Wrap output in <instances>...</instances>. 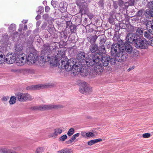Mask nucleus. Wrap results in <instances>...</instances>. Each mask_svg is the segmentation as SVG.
<instances>
[{"instance_id":"obj_60","label":"nucleus","mask_w":153,"mask_h":153,"mask_svg":"<svg viewBox=\"0 0 153 153\" xmlns=\"http://www.w3.org/2000/svg\"><path fill=\"white\" fill-rule=\"evenodd\" d=\"M41 16L38 15L36 16V19H39L41 18Z\"/></svg>"},{"instance_id":"obj_50","label":"nucleus","mask_w":153,"mask_h":153,"mask_svg":"<svg viewBox=\"0 0 153 153\" xmlns=\"http://www.w3.org/2000/svg\"><path fill=\"white\" fill-rule=\"evenodd\" d=\"M44 10V8L42 6H39V10L38 12L39 13H41Z\"/></svg>"},{"instance_id":"obj_7","label":"nucleus","mask_w":153,"mask_h":153,"mask_svg":"<svg viewBox=\"0 0 153 153\" xmlns=\"http://www.w3.org/2000/svg\"><path fill=\"white\" fill-rule=\"evenodd\" d=\"M147 26L148 27H151V29L149 30L145 31L143 33L144 36L146 38L149 39V41L151 40V39L153 38V20L152 22L149 21L147 23Z\"/></svg>"},{"instance_id":"obj_63","label":"nucleus","mask_w":153,"mask_h":153,"mask_svg":"<svg viewBox=\"0 0 153 153\" xmlns=\"http://www.w3.org/2000/svg\"><path fill=\"white\" fill-rule=\"evenodd\" d=\"M27 71L28 72L30 73L31 71L33 72V71L31 69H27Z\"/></svg>"},{"instance_id":"obj_42","label":"nucleus","mask_w":153,"mask_h":153,"mask_svg":"<svg viewBox=\"0 0 153 153\" xmlns=\"http://www.w3.org/2000/svg\"><path fill=\"white\" fill-rule=\"evenodd\" d=\"M75 139L72 137L69 140L66 141V143L68 144H70L74 142Z\"/></svg>"},{"instance_id":"obj_37","label":"nucleus","mask_w":153,"mask_h":153,"mask_svg":"<svg viewBox=\"0 0 153 153\" xmlns=\"http://www.w3.org/2000/svg\"><path fill=\"white\" fill-rule=\"evenodd\" d=\"M67 138V136L66 135H64L59 138V140L61 141H64Z\"/></svg>"},{"instance_id":"obj_28","label":"nucleus","mask_w":153,"mask_h":153,"mask_svg":"<svg viewBox=\"0 0 153 153\" xmlns=\"http://www.w3.org/2000/svg\"><path fill=\"white\" fill-rule=\"evenodd\" d=\"M16 25L13 24H11L8 27L9 31L10 32H12L15 30Z\"/></svg>"},{"instance_id":"obj_38","label":"nucleus","mask_w":153,"mask_h":153,"mask_svg":"<svg viewBox=\"0 0 153 153\" xmlns=\"http://www.w3.org/2000/svg\"><path fill=\"white\" fill-rule=\"evenodd\" d=\"M147 5L150 9L153 10V1L149 2Z\"/></svg>"},{"instance_id":"obj_13","label":"nucleus","mask_w":153,"mask_h":153,"mask_svg":"<svg viewBox=\"0 0 153 153\" xmlns=\"http://www.w3.org/2000/svg\"><path fill=\"white\" fill-rule=\"evenodd\" d=\"M121 50L124 51L127 54H131L133 52V48L128 43H125L121 48Z\"/></svg>"},{"instance_id":"obj_61","label":"nucleus","mask_w":153,"mask_h":153,"mask_svg":"<svg viewBox=\"0 0 153 153\" xmlns=\"http://www.w3.org/2000/svg\"><path fill=\"white\" fill-rule=\"evenodd\" d=\"M33 50V48H29L28 49H27V51L29 52L30 51Z\"/></svg>"},{"instance_id":"obj_22","label":"nucleus","mask_w":153,"mask_h":153,"mask_svg":"<svg viewBox=\"0 0 153 153\" xmlns=\"http://www.w3.org/2000/svg\"><path fill=\"white\" fill-rule=\"evenodd\" d=\"M0 152L1 153H15V151L7 148L0 147Z\"/></svg>"},{"instance_id":"obj_23","label":"nucleus","mask_w":153,"mask_h":153,"mask_svg":"<svg viewBox=\"0 0 153 153\" xmlns=\"http://www.w3.org/2000/svg\"><path fill=\"white\" fill-rule=\"evenodd\" d=\"M59 7L62 12H65L67 9V4L66 3L62 2L59 4Z\"/></svg>"},{"instance_id":"obj_18","label":"nucleus","mask_w":153,"mask_h":153,"mask_svg":"<svg viewBox=\"0 0 153 153\" xmlns=\"http://www.w3.org/2000/svg\"><path fill=\"white\" fill-rule=\"evenodd\" d=\"M53 85L51 83H46L41 85H37L32 86L31 89L33 90H35L36 89L43 88H48L51 86H53Z\"/></svg>"},{"instance_id":"obj_19","label":"nucleus","mask_w":153,"mask_h":153,"mask_svg":"<svg viewBox=\"0 0 153 153\" xmlns=\"http://www.w3.org/2000/svg\"><path fill=\"white\" fill-rule=\"evenodd\" d=\"M79 13L77 15H76L75 17L79 16V19H81V18L82 15L83 14H86L88 11V8L85 5H82L80 6L79 7Z\"/></svg>"},{"instance_id":"obj_1","label":"nucleus","mask_w":153,"mask_h":153,"mask_svg":"<svg viewBox=\"0 0 153 153\" xmlns=\"http://www.w3.org/2000/svg\"><path fill=\"white\" fill-rule=\"evenodd\" d=\"M104 37V34L96 36V39L99 43L98 47L96 45V73L98 74L102 72L104 66L108 65L110 60V56L105 54L106 51L104 45L106 40Z\"/></svg>"},{"instance_id":"obj_6","label":"nucleus","mask_w":153,"mask_h":153,"mask_svg":"<svg viewBox=\"0 0 153 153\" xmlns=\"http://www.w3.org/2000/svg\"><path fill=\"white\" fill-rule=\"evenodd\" d=\"M149 45V42H148L146 40L142 39L138 37L135 41L134 45L137 48L145 49L147 48Z\"/></svg>"},{"instance_id":"obj_10","label":"nucleus","mask_w":153,"mask_h":153,"mask_svg":"<svg viewBox=\"0 0 153 153\" xmlns=\"http://www.w3.org/2000/svg\"><path fill=\"white\" fill-rule=\"evenodd\" d=\"M38 55L35 52H30L26 58L27 63L29 65L35 63L37 59Z\"/></svg>"},{"instance_id":"obj_33","label":"nucleus","mask_w":153,"mask_h":153,"mask_svg":"<svg viewBox=\"0 0 153 153\" xmlns=\"http://www.w3.org/2000/svg\"><path fill=\"white\" fill-rule=\"evenodd\" d=\"M74 129L73 128H70L67 132V134L68 136H71L73 135L74 133Z\"/></svg>"},{"instance_id":"obj_4","label":"nucleus","mask_w":153,"mask_h":153,"mask_svg":"<svg viewBox=\"0 0 153 153\" xmlns=\"http://www.w3.org/2000/svg\"><path fill=\"white\" fill-rule=\"evenodd\" d=\"M76 57L77 59L79 61H85L86 65L88 66L89 65L92 66L96 63L95 55H92L91 58L90 59L89 62L87 60L89 58L87 54H86L84 52L81 51L78 52L77 53Z\"/></svg>"},{"instance_id":"obj_58","label":"nucleus","mask_w":153,"mask_h":153,"mask_svg":"<svg viewBox=\"0 0 153 153\" xmlns=\"http://www.w3.org/2000/svg\"><path fill=\"white\" fill-rule=\"evenodd\" d=\"M134 66H132L131 67L129 68L128 70L127 71L129 72L130 71H131V70H133L134 69Z\"/></svg>"},{"instance_id":"obj_39","label":"nucleus","mask_w":153,"mask_h":153,"mask_svg":"<svg viewBox=\"0 0 153 153\" xmlns=\"http://www.w3.org/2000/svg\"><path fill=\"white\" fill-rule=\"evenodd\" d=\"M4 60V57L2 54V53L0 52V64H2Z\"/></svg>"},{"instance_id":"obj_55","label":"nucleus","mask_w":153,"mask_h":153,"mask_svg":"<svg viewBox=\"0 0 153 153\" xmlns=\"http://www.w3.org/2000/svg\"><path fill=\"white\" fill-rule=\"evenodd\" d=\"M50 9V7L48 6H46L45 7V11L46 12H48Z\"/></svg>"},{"instance_id":"obj_9","label":"nucleus","mask_w":153,"mask_h":153,"mask_svg":"<svg viewBox=\"0 0 153 153\" xmlns=\"http://www.w3.org/2000/svg\"><path fill=\"white\" fill-rule=\"evenodd\" d=\"M114 57L117 61L122 62L126 61L128 58V54L124 51H120L117 53Z\"/></svg>"},{"instance_id":"obj_44","label":"nucleus","mask_w":153,"mask_h":153,"mask_svg":"<svg viewBox=\"0 0 153 153\" xmlns=\"http://www.w3.org/2000/svg\"><path fill=\"white\" fill-rule=\"evenodd\" d=\"M71 31L72 33H74L76 30V27L74 26H71L70 27Z\"/></svg>"},{"instance_id":"obj_12","label":"nucleus","mask_w":153,"mask_h":153,"mask_svg":"<svg viewBox=\"0 0 153 153\" xmlns=\"http://www.w3.org/2000/svg\"><path fill=\"white\" fill-rule=\"evenodd\" d=\"M138 37L135 34L131 33L128 34L126 38L128 42L134 44Z\"/></svg>"},{"instance_id":"obj_62","label":"nucleus","mask_w":153,"mask_h":153,"mask_svg":"<svg viewBox=\"0 0 153 153\" xmlns=\"http://www.w3.org/2000/svg\"><path fill=\"white\" fill-rule=\"evenodd\" d=\"M27 26L26 25H25L24 26L23 30H26L27 29Z\"/></svg>"},{"instance_id":"obj_47","label":"nucleus","mask_w":153,"mask_h":153,"mask_svg":"<svg viewBox=\"0 0 153 153\" xmlns=\"http://www.w3.org/2000/svg\"><path fill=\"white\" fill-rule=\"evenodd\" d=\"M56 134L55 133V132L53 133H51L50 134L49 137H53V138H55L56 136Z\"/></svg>"},{"instance_id":"obj_20","label":"nucleus","mask_w":153,"mask_h":153,"mask_svg":"<svg viewBox=\"0 0 153 153\" xmlns=\"http://www.w3.org/2000/svg\"><path fill=\"white\" fill-rule=\"evenodd\" d=\"M22 46L19 45H16L14 47V54L17 56L23 53Z\"/></svg>"},{"instance_id":"obj_29","label":"nucleus","mask_w":153,"mask_h":153,"mask_svg":"<svg viewBox=\"0 0 153 153\" xmlns=\"http://www.w3.org/2000/svg\"><path fill=\"white\" fill-rule=\"evenodd\" d=\"M121 22L127 27H128L130 25L129 20H123Z\"/></svg>"},{"instance_id":"obj_2","label":"nucleus","mask_w":153,"mask_h":153,"mask_svg":"<svg viewBox=\"0 0 153 153\" xmlns=\"http://www.w3.org/2000/svg\"><path fill=\"white\" fill-rule=\"evenodd\" d=\"M50 47V45L48 43L44 45L43 50L41 51V57L42 60L41 62H43L44 63L45 62L50 61L51 63L57 65L58 61L61 60V59L59 60V59L63 58V53L61 51H57L55 56H53L51 53Z\"/></svg>"},{"instance_id":"obj_56","label":"nucleus","mask_w":153,"mask_h":153,"mask_svg":"<svg viewBox=\"0 0 153 153\" xmlns=\"http://www.w3.org/2000/svg\"><path fill=\"white\" fill-rule=\"evenodd\" d=\"M79 135V133H78L73 135L72 137H73V138L75 139L77 137H78Z\"/></svg>"},{"instance_id":"obj_17","label":"nucleus","mask_w":153,"mask_h":153,"mask_svg":"<svg viewBox=\"0 0 153 153\" xmlns=\"http://www.w3.org/2000/svg\"><path fill=\"white\" fill-rule=\"evenodd\" d=\"M79 90L81 93L87 94L91 92L92 88L91 87H89L87 85L84 84L83 86L79 88Z\"/></svg>"},{"instance_id":"obj_24","label":"nucleus","mask_w":153,"mask_h":153,"mask_svg":"<svg viewBox=\"0 0 153 153\" xmlns=\"http://www.w3.org/2000/svg\"><path fill=\"white\" fill-rule=\"evenodd\" d=\"M85 67H83L81 71L80 75L83 76H87L88 74V70L87 68H84Z\"/></svg>"},{"instance_id":"obj_34","label":"nucleus","mask_w":153,"mask_h":153,"mask_svg":"<svg viewBox=\"0 0 153 153\" xmlns=\"http://www.w3.org/2000/svg\"><path fill=\"white\" fill-rule=\"evenodd\" d=\"M30 109L33 110H41V105H38L31 107Z\"/></svg>"},{"instance_id":"obj_36","label":"nucleus","mask_w":153,"mask_h":153,"mask_svg":"<svg viewBox=\"0 0 153 153\" xmlns=\"http://www.w3.org/2000/svg\"><path fill=\"white\" fill-rule=\"evenodd\" d=\"M44 152V149L42 147H39L36 150V153H42Z\"/></svg>"},{"instance_id":"obj_57","label":"nucleus","mask_w":153,"mask_h":153,"mask_svg":"<svg viewBox=\"0 0 153 153\" xmlns=\"http://www.w3.org/2000/svg\"><path fill=\"white\" fill-rule=\"evenodd\" d=\"M86 134L87 133L86 132H82L81 135L82 137L86 138Z\"/></svg>"},{"instance_id":"obj_52","label":"nucleus","mask_w":153,"mask_h":153,"mask_svg":"<svg viewBox=\"0 0 153 153\" xmlns=\"http://www.w3.org/2000/svg\"><path fill=\"white\" fill-rule=\"evenodd\" d=\"M123 42L122 40H119L118 42V43L117 44H118L119 46V47L121 48L122 46H123L122 43H123Z\"/></svg>"},{"instance_id":"obj_35","label":"nucleus","mask_w":153,"mask_h":153,"mask_svg":"<svg viewBox=\"0 0 153 153\" xmlns=\"http://www.w3.org/2000/svg\"><path fill=\"white\" fill-rule=\"evenodd\" d=\"M95 136L94 134L92 132H89L87 133L86 138H90Z\"/></svg>"},{"instance_id":"obj_48","label":"nucleus","mask_w":153,"mask_h":153,"mask_svg":"<svg viewBox=\"0 0 153 153\" xmlns=\"http://www.w3.org/2000/svg\"><path fill=\"white\" fill-rule=\"evenodd\" d=\"M56 1L52 0L51 1V4L53 7L55 8L56 5Z\"/></svg>"},{"instance_id":"obj_30","label":"nucleus","mask_w":153,"mask_h":153,"mask_svg":"<svg viewBox=\"0 0 153 153\" xmlns=\"http://www.w3.org/2000/svg\"><path fill=\"white\" fill-rule=\"evenodd\" d=\"M116 60L115 59V57L114 58H110V60H109V62L111 65H114L116 63Z\"/></svg>"},{"instance_id":"obj_59","label":"nucleus","mask_w":153,"mask_h":153,"mask_svg":"<svg viewBox=\"0 0 153 153\" xmlns=\"http://www.w3.org/2000/svg\"><path fill=\"white\" fill-rule=\"evenodd\" d=\"M102 140V139L101 138L97 139H96V143L101 142Z\"/></svg>"},{"instance_id":"obj_25","label":"nucleus","mask_w":153,"mask_h":153,"mask_svg":"<svg viewBox=\"0 0 153 153\" xmlns=\"http://www.w3.org/2000/svg\"><path fill=\"white\" fill-rule=\"evenodd\" d=\"M58 153H73V151L69 148L64 149L58 152Z\"/></svg>"},{"instance_id":"obj_64","label":"nucleus","mask_w":153,"mask_h":153,"mask_svg":"<svg viewBox=\"0 0 153 153\" xmlns=\"http://www.w3.org/2000/svg\"><path fill=\"white\" fill-rule=\"evenodd\" d=\"M130 1L132 2V4L131 5H134V3L135 2L136 0H130Z\"/></svg>"},{"instance_id":"obj_26","label":"nucleus","mask_w":153,"mask_h":153,"mask_svg":"<svg viewBox=\"0 0 153 153\" xmlns=\"http://www.w3.org/2000/svg\"><path fill=\"white\" fill-rule=\"evenodd\" d=\"M9 38L7 34H4L2 36L1 40L3 43H7L9 40Z\"/></svg>"},{"instance_id":"obj_46","label":"nucleus","mask_w":153,"mask_h":153,"mask_svg":"<svg viewBox=\"0 0 153 153\" xmlns=\"http://www.w3.org/2000/svg\"><path fill=\"white\" fill-rule=\"evenodd\" d=\"M150 136V134L149 133H145L143 135V137L144 138L149 137Z\"/></svg>"},{"instance_id":"obj_32","label":"nucleus","mask_w":153,"mask_h":153,"mask_svg":"<svg viewBox=\"0 0 153 153\" xmlns=\"http://www.w3.org/2000/svg\"><path fill=\"white\" fill-rule=\"evenodd\" d=\"M62 16L61 18L62 19H65L68 18V16L67 13L65 12H62Z\"/></svg>"},{"instance_id":"obj_51","label":"nucleus","mask_w":153,"mask_h":153,"mask_svg":"<svg viewBox=\"0 0 153 153\" xmlns=\"http://www.w3.org/2000/svg\"><path fill=\"white\" fill-rule=\"evenodd\" d=\"M119 38V36L118 35H114L113 38V40L116 41Z\"/></svg>"},{"instance_id":"obj_53","label":"nucleus","mask_w":153,"mask_h":153,"mask_svg":"<svg viewBox=\"0 0 153 153\" xmlns=\"http://www.w3.org/2000/svg\"><path fill=\"white\" fill-rule=\"evenodd\" d=\"M143 10H140L137 13V15L139 16H141L143 14Z\"/></svg>"},{"instance_id":"obj_41","label":"nucleus","mask_w":153,"mask_h":153,"mask_svg":"<svg viewBox=\"0 0 153 153\" xmlns=\"http://www.w3.org/2000/svg\"><path fill=\"white\" fill-rule=\"evenodd\" d=\"M42 17L44 19H50L51 18V17L47 13L44 14L43 15Z\"/></svg>"},{"instance_id":"obj_40","label":"nucleus","mask_w":153,"mask_h":153,"mask_svg":"<svg viewBox=\"0 0 153 153\" xmlns=\"http://www.w3.org/2000/svg\"><path fill=\"white\" fill-rule=\"evenodd\" d=\"M9 97L8 96L6 97H3L1 99V100L4 103H5L9 99Z\"/></svg>"},{"instance_id":"obj_31","label":"nucleus","mask_w":153,"mask_h":153,"mask_svg":"<svg viewBox=\"0 0 153 153\" xmlns=\"http://www.w3.org/2000/svg\"><path fill=\"white\" fill-rule=\"evenodd\" d=\"M55 133L56 134V136L58 134H60L62 132V130L59 128H57L54 130Z\"/></svg>"},{"instance_id":"obj_14","label":"nucleus","mask_w":153,"mask_h":153,"mask_svg":"<svg viewBox=\"0 0 153 153\" xmlns=\"http://www.w3.org/2000/svg\"><path fill=\"white\" fill-rule=\"evenodd\" d=\"M17 62L18 65H24L26 62V56H25V54L23 53L21 54H20L16 56Z\"/></svg>"},{"instance_id":"obj_11","label":"nucleus","mask_w":153,"mask_h":153,"mask_svg":"<svg viewBox=\"0 0 153 153\" xmlns=\"http://www.w3.org/2000/svg\"><path fill=\"white\" fill-rule=\"evenodd\" d=\"M121 51V48L119 47V46L118 44H117L116 43L113 44L111 47V55L114 56Z\"/></svg>"},{"instance_id":"obj_27","label":"nucleus","mask_w":153,"mask_h":153,"mask_svg":"<svg viewBox=\"0 0 153 153\" xmlns=\"http://www.w3.org/2000/svg\"><path fill=\"white\" fill-rule=\"evenodd\" d=\"M16 97L12 96L10 99L9 103L10 105H13L16 102Z\"/></svg>"},{"instance_id":"obj_3","label":"nucleus","mask_w":153,"mask_h":153,"mask_svg":"<svg viewBox=\"0 0 153 153\" xmlns=\"http://www.w3.org/2000/svg\"><path fill=\"white\" fill-rule=\"evenodd\" d=\"M76 59L71 58L68 60V58H61V64L62 69H65L67 71L72 70L76 73V72H80L82 68V64L80 63H76Z\"/></svg>"},{"instance_id":"obj_15","label":"nucleus","mask_w":153,"mask_h":153,"mask_svg":"<svg viewBox=\"0 0 153 153\" xmlns=\"http://www.w3.org/2000/svg\"><path fill=\"white\" fill-rule=\"evenodd\" d=\"M90 42L91 44L90 45V51L92 53H95L96 52V35L92 36L90 37ZM96 53H94V55L95 56Z\"/></svg>"},{"instance_id":"obj_54","label":"nucleus","mask_w":153,"mask_h":153,"mask_svg":"<svg viewBox=\"0 0 153 153\" xmlns=\"http://www.w3.org/2000/svg\"><path fill=\"white\" fill-rule=\"evenodd\" d=\"M117 3H118L119 6L121 7L123 6V2L122 0H119L118 1Z\"/></svg>"},{"instance_id":"obj_43","label":"nucleus","mask_w":153,"mask_h":153,"mask_svg":"<svg viewBox=\"0 0 153 153\" xmlns=\"http://www.w3.org/2000/svg\"><path fill=\"white\" fill-rule=\"evenodd\" d=\"M96 143V140H91L88 142V145L91 146Z\"/></svg>"},{"instance_id":"obj_5","label":"nucleus","mask_w":153,"mask_h":153,"mask_svg":"<svg viewBox=\"0 0 153 153\" xmlns=\"http://www.w3.org/2000/svg\"><path fill=\"white\" fill-rule=\"evenodd\" d=\"M17 99L20 102H24L31 101L34 97L28 93H18L16 94Z\"/></svg>"},{"instance_id":"obj_49","label":"nucleus","mask_w":153,"mask_h":153,"mask_svg":"<svg viewBox=\"0 0 153 153\" xmlns=\"http://www.w3.org/2000/svg\"><path fill=\"white\" fill-rule=\"evenodd\" d=\"M113 6L114 8L115 9H117L118 8V6H117V2L115 1H113Z\"/></svg>"},{"instance_id":"obj_8","label":"nucleus","mask_w":153,"mask_h":153,"mask_svg":"<svg viewBox=\"0 0 153 153\" xmlns=\"http://www.w3.org/2000/svg\"><path fill=\"white\" fill-rule=\"evenodd\" d=\"M64 106L60 105H54L53 104H46L41 105V111H46L63 108Z\"/></svg>"},{"instance_id":"obj_16","label":"nucleus","mask_w":153,"mask_h":153,"mask_svg":"<svg viewBox=\"0 0 153 153\" xmlns=\"http://www.w3.org/2000/svg\"><path fill=\"white\" fill-rule=\"evenodd\" d=\"M6 62L8 64H12L14 63L16 60L17 61L16 56L14 54H10L6 56Z\"/></svg>"},{"instance_id":"obj_45","label":"nucleus","mask_w":153,"mask_h":153,"mask_svg":"<svg viewBox=\"0 0 153 153\" xmlns=\"http://www.w3.org/2000/svg\"><path fill=\"white\" fill-rule=\"evenodd\" d=\"M83 3L81 0H76V3L80 7L81 6L82 4Z\"/></svg>"},{"instance_id":"obj_21","label":"nucleus","mask_w":153,"mask_h":153,"mask_svg":"<svg viewBox=\"0 0 153 153\" xmlns=\"http://www.w3.org/2000/svg\"><path fill=\"white\" fill-rule=\"evenodd\" d=\"M95 63L94 64V65L92 66H91L92 67L93 66H94L93 69L92 68H91L89 71V77L90 78H95V76L96 75V71L95 69ZM90 66L89 65H88V66Z\"/></svg>"}]
</instances>
